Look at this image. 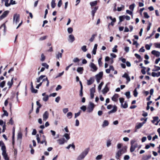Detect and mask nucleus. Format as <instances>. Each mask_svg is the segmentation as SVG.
Returning <instances> with one entry per match:
<instances>
[{
    "label": "nucleus",
    "mask_w": 160,
    "mask_h": 160,
    "mask_svg": "<svg viewBox=\"0 0 160 160\" xmlns=\"http://www.w3.org/2000/svg\"><path fill=\"white\" fill-rule=\"evenodd\" d=\"M80 61L79 59L78 58H75L73 60V61L74 62H78Z\"/></svg>",
    "instance_id": "obj_58"
},
{
    "label": "nucleus",
    "mask_w": 160,
    "mask_h": 160,
    "mask_svg": "<svg viewBox=\"0 0 160 160\" xmlns=\"http://www.w3.org/2000/svg\"><path fill=\"white\" fill-rule=\"evenodd\" d=\"M9 0H2V3L3 2H5V5L6 7L9 6L11 4L13 5L15 3V1L13 0H10L9 2Z\"/></svg>",
    "instance_id": "obj_6"
},
{
    "label": "nucleus",
    "mask_w": 160,
    "mask_h": 160,
    "mask_svg": "<svg viewBox=\"0 0 160 160\" xmlns=\"http://www.w3.org/2000/svg\"><path fill=\"white\" fill-rule=\"evenodd\" d=\"M68 33H71L73 31V29L72 28H69L68 29Z\"/></svg>",
    "instance_id": "obj_53"
},
{
    "label": "nucleus",
    "mask_w": 160,
    "mask_h": 160,
    "mask_svg": "<svg viewBox=\"0 0 160 160\" xmlns=\"http://www.w3.org/2000/svg\"><path fill=\"white\" fill-rule=\"evenodd\" d=\"M95 35L94 34H93L92 36L89 39V41L90 42H92L94 40L95 38Z\"/></svg>",
    "instance_id": "obj_50"
},
{
    "label": "nucleus",
    "mask_w": 160,
    "mask_h": 160,
    "mask_svg": "<svg viewBox=\"0 0 160 160\" xmlns=\"http://www.w3.org/2000/svg\"><path fill=\"white\" fill-rule=\"evenodd\" d=\"M42 66L45 67L46 68H48L49 66L46 63H43L42 64Z\"/></svg>",
    "instance_id": "obj_57"
},
{
    "label": "nucleus",
    "mask_w": 160,
    "mask_h": 160,
    "mask_svg": "<svg viewBox=\"0 0 160 160\" xmlns=\"http://www.w3.org/2000/svg\"><path fill=\"white\" fill-rule=\"evenodd\" d=\"M111 145V141L109 140H108L106 142V146L108 148Z\"/></svg>",
    "instance_id": "obj_37"
},
{
    "label": "nucleus",
    "mask_w": 160,
    "mask_h": 160,
    "mask_svg": "<svg viewBox=\"0 0 160 160\" xmlns=\"http://www.w3.org/2000/svg\"><path fill=\"white\" fill-rule=\"evenodd\" d=\"M49 117V113L47 111H45L43 115V120L46 121L48 119Z\"/></svg>",
    "instance_id": "obj_10"
},
{
    "label": "nucleus",
    "mask_w": 160,
    "mask_h": 160,
    "mask_svg": "<svg viewBox=\"0 0 160 160\" xmlns=\"http://www.w3.org/2000/svg\"><path fill=\"white\" fill-rule=\"evenodd\" d=\"M117 110V107L116 106H114L113 107V108L111 110L109 111L108 113L110 114L111 113H113L115 112Z\"/></svg>",
    "instance_id": "obj_25"
},
{
    "label": "nucleus",
    "mask_w": 160,
    "mask_h": 160,
    "mask_svg": "<svg viewBox=\"0 0 160 160\" xmlns=\"http://www.w3.org/2000/svg\"><path fill=\"white\" fill-rule=\"evenodd\" d=\"M122 77L125 78L127 80H130V78L129 77L128 75L126 73H125L122 76Z\"/></svg>",
    "instance_id": "obj_35"
},
{
    "label": "nucleus",
    "mask_w": 160,
    "mask_h": 160,
    "mask_svg": "<svg viewBox=\"0 0 160 160\" xmlns=\"http://www.w3.org/2000/svg\"><path fill=\"white\" fill-rule=\"evenodd\" d=\"M109 122L108 120H105L103 122V123L102 125V126L103 128H105V127L107 126L108 125Z\"/></svg>",
    "instance_id": "obj_22"
},
{
    "label": "nucleus",
    "mask_w": 160,
    "mask_h": 160,
    "mask_svg": "<svg viewBox=\"0 0 160 160\" xmlns=\"http://www.w3.org/2000/svg\"><path fill=\"white\" fill-rule=\"evenodd\" d=\"M136 141L134 140H131L130 141V144L131 145L130 148V151L131 152H133L135 148L138 147V143H135Z\"/></svg>",
    "instance_id": "obj_4"
},
{
    "label": "nucleus",
    "mask_w": 160,
    "mask_h": 160,
    "mask_svg": "<svg viewBox=\"0 0 160 160\" xmlns=\"http://www.w3.org/2000/svg\"><path fill=\"white\" fill-rule=\"evenodd\" d=\"M83 69L82 67H78L77 69V71L80 74H82L83 72Z\"/></svg>",
    "instance_id": "obj_28"
},
{
    "label": "nucleus",
    "mask_w": 160,
    "mask_h": 160,
    "mask_svg": "<svg viewBox=\"0 0 160 160\" xmlns=\"http://www.w3.org/2000/svg\"><path fill=\"white\" fill-rule=\"evenodd\" d=\"M155 68L152 70L153 71H157L160 70V67L155 66Z\"/></svg>",
    "instance_id": "obj_55"
},
{
    "label": "nucleus",
    "mask_w": 160,
    "mask_h": 160,
    "mask_svg": "<svg viewBox=\"0 0 160 160\" xmlns=\"http://www.w3.org/2000/svg\"><path fill=\"white\" fill-rule=\"evenodd\" d=\"M154 46L156 48H160V43H154Z\"/></svg>",
    "instance_id": "obj_48"
},
{
    "label": "nucleus",
    "mask_w": 160,
    "mask_h": 160,
    "mask_svg": "<svg viewBox=\"0 0 160 160\" xmlns=\"http://www.w3.org/2000/svg\"><path fill=\"white\" fill-rule=\"evenodd\" d=\"M72 113L71 112H69L67 113V116L69 119H70L72 118Z\"/></svg>",
    "instance_id": "obj_36"
},
{
    "label": "nucleus",
    "mask_w": 160,
    "mask_h": 160,
    "mask_svg": "<svg viewBox=\"0 0 160 160\" xmlns=\"http://www.w3.org/2000/svg\"><path fill=\"white\" fill-rule=\"evenodd\" d=\"M9 12V11L8 10L4 12L0 17V18L2 19L5 18L8 15Z\"/></svg>",
    "instance_id": "obj_11"
},
{
    "label": "nucleus",
    "mask_w": 160,
    "mask_h": 160,
    "mask_svg": "<svg viewBox=\"0 0 160 160\" xmlns=\"http://www.w3.org/2000/svg\"><path fill=\"white\" fill-rule=\"evenodd\" d=\"M118 95L117 94H116L112 97V99L113 101L116 102L118 100Z\"/></svg>",
    "instance_id": "obj_24"
},
{
    "label": "nucleus",
    "mask_w": 160,
    "mask_h": 160,
    "mask_svg": "<svg viewBox=\"0 0 160 160\" xmlns=\"http://www.w3.org/2000/svg\"><path fill=\"white\" fill-rule=\"evenodd\" d=\"M81 50L83 52H86L87 51V46L86 45H83L81 48Z\"/></svg>",
    "instance_id": "obj_34"
},
{
    "label": "nucleus",
    "mask_w": 160,
    "mask_h": 160,
    "mask_svg": "<svg viewBox=\"0 0 160 160\" xmlns=\"http://www.w3.org/2000/svg\"><path fill=\"white\" fill-rule=\"evenodd\" d=\"M57 141L58 143L60 145L63 144L65 142H67V140H66L64 138L58 139Z\"/></svg>",
    "instance_id": "obj_9"
},
{
    "label": "nucleus",
    "mask_w": 160,
    "mask_h": 160,
    "mask_svg": "<svg viewBox=\"0 0 160 160\" xmlns=\"http://www.w3.org/2000/svg\"><path fill=\"white\" fill-rule=\"evenodd\" d=\"M0 146H1V150L2 151V155L5 160H9L8 154L6 152V148L2 141H0Z\"/></svg>",
    "instance_id": "obj_1"
},
{
    "label": "nucleus",
    "mask_w": 160,
    "mask_h": 160,
    "mask_svg": "<svg viewBox=\"0 0 160 160\" xmlns=\"http://www.w3.org/2000/svg\"><path fill=\"white\" fill-rule=\"evenodd\" d=\"M122 146V143H118L117 144V148L118 149H121Z\"/></svg>",
    "instance_id": "obj_64"
},
{
    "label": "nucleus",
    "mask_w": 160,
    "mask_h": 160,
    "mask_svg": "<svg viewBox=\"0 0 160 160\" xmlns=\"http://www.w3.org/2000/svg\"><path fill=\"white\" fill-rule=\"evenodd\" d=\"M124 19V16H120L119 17V19L120 22H122L123 21Z\"/></svg>",
    "instance_id": "obj_52"
},
{
    "label": "nucleus",
    "mask_w": 160,
    "mask_h": 160,
    "mask_svg": "<svg viewBox=\"0 0 160 160\" xmlns=\"http://www.w3.org/2000/svg\"><path fill=\"white\" fill-rule=\"evenodd\" d=\"M152 75L153 77H158L160 76V72H152Z\"/></svg>",
    "instance_id": "obj_27"
},
{
    "label": "nucleus",
    "mask_w": 160,
    "mask_h": 160,
    "mask_svg": "<svg viewBox=\"0 0 160 160\" xmlns=\"http://www.w3.org/2000/svg\"><path fill=\"white\" fill-rule=\"evenodd\" d=\"M109 90L107 87L106 86L102 90V92L103 94H105Z\"/></svg>",
    "instance_id": "obj_31"
},
{
    "label": "nucleus",
    "mask_w": 160,
    "mask_h": 160,
    "mask_svg": "<svg viewBox=\"0 0 160 160\" xmlns=\"http://www.w3.org/2000/svg\"><path fill=\"white\" fill-rule=\"evenodd\" d=\"M151 53L156 57H159L160 55V52L155 50H152L151 52Z\"/></svg>",
    "instance_id": "obj_16"
},
{
    "label": "nucleus",
    "mask_w": 160,
    "mask_h": 160,
    "mask_svg": "<svg viewBox=\"0 0 160 160\" xmlns=\"http://www.w3.org/2000/svg\"><path fill=\"white\" fill-rule=\"evenodd\" d=\"M90 67L91 68V70L93 72H96L98 70V68L96 65L93 63L91 62L89 65Z\"/></svg>",
    "instance_id": "obj_8"
},
{
    "label": "nucleus",
    "mask_w": 160,
    "mask_h": 160,
    "mask_svg": "<svg viewBox=\"0 0 160 160\" xmlns=\"http://www.w3.org/2000/svg\"><path fill=\"white\" fill-rule=\"evenodd\" d=\"M37 80H48V78L45 75H41Z\"/></svg>",
    "instance_id": "obj_21"
},
{
    "label": "nucleus",
    "mask_w": 160,
    "mask_h": 160,
    "mask_svg": "<svg viewBox=\"0 0 160 160\" xmlns=\"http://www.w3.org/2000/svg\"><path fill=\"white\" fill-rule=\"evenodd\" d=\"M118 46L117 45H115L114 48H113L112 49V51L113 52H117V48Z\"/></svg>",
    "instance_id": "obj_43"
},
{
    "label": "nucleus",
    "mask_w": 160,
    "mask_h": 160,
    "mask_svg": "<svg viewBox=\"0 0 160 160\" xmlns=\"http://www.w3.org/2000/svg\"><path fill=\"white\" fill-rule=\"evenodd\" d=\"M81 111L80 110L78 112H77V113H75V114L74 118H76L78 117L80 115V114H81Z\"/></svg>",
    "instance_id": "obj_51"
},
{
    "label": "nucleus",
    "mask_w": 160,
    "mask_h": 160,
    "mask_svg": "<svg viewBox=\"0 0 160 160\" xmlns=\"http://www.w3.org/2000/svg\"><path fill=\"white\" fill-rule=\"evenodd\" d=\"M63 137L65 138V139L66 140H67V142L70 139V134L65 133L63 135Z\"/></svg>",
    "instance_id": "obj_23"
},
{
    "label": "nucleus",
    "mask_w": 160,
    "mask_h": 160,
    "mask_svg": "<svg viewBox=\"0 0 160 160\" xmlns=\"http://www.w3.org/2000/svg\"><path fill=\"white\" fill-rule=\"evenodd\" d=\"M125 95L127 98H130V92H126Z\"/></svg>",
    "instance_id": "obj_59"
},
{
    "label": "nucleus",
    "mask_w": 160,
    "mask_h": 160,
    "mask_svg": "<svg viewBox=\"0 0 160 160\" xmlns=\"http://www.w3.org/2000/svg\"><path fill=\"white\" fill-rule=\"evenodd\" d=\"M121 107L124 108H126L128 107V105L127 103L126 102H124V103H122V104L121 105Z\"/></svg>",
    "instance_id": "obj_32"
},
{
    "label": "nucleus",
    "mask_w": 160,
    "mask_h": 160,
    "mask_svg": "<svg viewBox=\"0 0 160 160\" xmlns=\"http://www.w3.org/2000/svg\"><path fill=\"white\" fill-rule=\"evenodd\" d=\"M62 53H59L56 55V57L57 58L59 59V58H61L62 57Z\"/></svg>",
    "instance_id": "obj_40"
},
{
    "label": "nucleus",
    "mask_w": 160,
    "mask_h": 160,
    "mask_svg": "<svg viewBox=\"0 0 160 160\" xmlns=\"http://www.w3.org/2000/svg\"><path fill=\"white\" fill-rule=\"evenodd\" d=\"M135 7V4L133 3L129 6V8L132 11H133Z\"/></svg>",
    "instance_id": "obj_46"
},
{
    "label": "nucleus",
    "mask_w": 160,
    "mask_h": 160,
    "mask_svg": "<svg viewBox=\"0 0 160 160\" xmlns=\"http://www.w3.org/2000/svg\"><path fill=\"white\" fill-rule=\"evenodd\" d=\"M75 38L73 35L71 34L68 36V40L69 42L72 43L75 40Z\"/></svg>",
    "instance_id": "obj_13"
},
{
    "label": "nucleus",
    "mask_w": 160,
    "mask_h": 160,
    "mask_svg": "<svg viewBox=\"0 0 160 160\" xmlns=\"http://www.w3.org/2000/svg\"><path fill=\"white\" fill-rule=\"evenodd\" d=\"M95 105L92 102H90L87 108V112L90 113L92 112L94 108Z\"/></svg>",
    "instance_id": "obj_5"
},
{
    "label": "nucleus",
    "mask_w": 160,
    "mask_h": 160,
    "mask_svg": "<svg viewBox=\"0 0 160 160\" xmlns=\"http://www.w3.org/2000/svg\"><path fill=\"white\" fill-rule=\"evenodd\" d=\"M95 92V88H92L90 90V97L91 98L94 97V94Z\"/></svg>",
    "instance_id": "obj_18"
},
{
    "label": "nucleus",
    "mask_w": 160,
    "mask_h": 160,
    "mask_svg": "<svg viewBox=\"0 0 160 160\" xmlns=\"http://www.w3.org/2000/svg\"><path fill=\"white\" fill-rule=\"evenodd\" d=\"M103 76V72H100L98 74L96 75V77L97 80H100L102 79V78Z\"/></svg>",
    "instance_id": "obj_15"
},
{
    "label": "nucleus",
    "mask_w": 160,
    "mask_h": 160,
    "mask_svg": "<svg viewBox=\"0 0 160 160\" xmlns=\"http://www.w3.org/2000/svg\"><path fill=\"white\" fill-rule=\"evenodd\" d=\"M102 155H98L96 157V159L97 160H99L101 159L102 158Z\"/></svg>",
    "instance_id": "obj_45"
},
{
    "label": "nucleus",
    "mask_w": 160,
    "mask_h": 160,
    "mask_svg": "<svg viewBox=\"0 0 160 160\" xmlns=\"http://www.w3.org/2000/svg\"><path fill=\"white\" fill-rule=\"evenodd\" d=\"M31 91L33 93H36L37 92L38 90L36 89H35L33 86L32 82H31Z\"/></svg>",
    "instance_id": "obj_26"
},
{
    "label": "nucleus",
    "mask_w": 160,
    "mask_h": 160,
    "mask_svg": "<svg viewBox=\"0 0 160 160\" xmlns=\"http://www.w3.org/2000/svg\"><path fill=\"white\" fill-rule=\"evenodd\" d=\"M102 59V57H101L98 59V65L100 67H101V66H102V61H101Z\"/></svg>",
    "instance_id": "obj_41"
},
{
    "label": "nucleus",
    "mask_w": 160,
    "mask_h": 160,
    "mask_svg": "<svg viewBox=\"0 0 160 160\" xmlns=\"http://www.w3.org/2000/svg\"><path fill=\"white\" fill-rule=\"evenodd\" d=\"M45 58L43 54H42L41 55V60L42 61H44L45 59Z\"/></svg>",
    "instance_id": "obj_62"
},
{
    "label": "nucleus",
    "mask_w": 160,
    "mask_h": 160,
    "mask_svg": "<svg viewBox=\"0 0 160 160\" xmlns=\"http://www.w3.org/2000/svg\"><path fill=\"white\" fill-rule=\"evenodd\" d=\"M55 0H52L51 2V7L52 8H54L56 6Z\"/></svg>",
    "instance_id": "obj_33"
},
{
    "label": "nucleus",
    "mask_w": 160,
    "mask_h": 160,
    "mask_svg": "<svg viewBox=\"0 0 160 160\" xmlns=\"http://www.w3.org/2000/svg\"><path fill=\"white\" fill-rule=\"evenodd\" d=\"M144 17L145 18H149V16L148 15L147 12H144L143 13Z\"/></svg>",
    "instance_id": "obj_56"
},
{
    "label": "nucleus",
    "mask_w": 160,
    "mask_h": 160,
    "mask_svg": "<svg viewBox=\"0 0 160 160\" xmlns=\"http://www.w3.org/2000/svg\"><path fill=\"white\" fill-rule=\"evenodd\" d=\"M62 88V87L60 85H58L57 87L56 88V91H58L59 90L61 89Z\"/></svg>",
    "instance_id": "obj_60"
},
{
    "label": "nucleus",
    "mask_w": 160,
    "mask_h": 160,
    "mask_svg": "<svg viewBox=\"0 0 160 160\" xmlns=\"http://www.w3.org/2000/svg\"><path fill=\"white\" fill-rule=\"evenodd\" d=\"M98 7L97 6L95 7L94 8H92V11L91 12L93 17H94L95 14L96 13L97 10L98 9Z\"/></svg>",
    "instance_id": "obj_19"
},
{
    "label": "nucleus",
    "mask_w": 160,
    "mask_h": 160,
    "mask_svg": "<svg viewBox=\"0 0 160 160\" xmlns=\"http://www.w3.org/2000/svg\"><path fill=\"white\" fill-rule=\"evenodd\" d=\"M138 95V92L137 90V88H136L133 91V95L135 97H137Z\"/></svg>",
    "instance_id": "obj_44"
},
{
    "label": "nucleus",
    "mask_w": 160,
    "mask_h": 160,
    "mask_svg": "<svg viewBox=\"0 0 160 160\" xmlns=\"http://www.w3.org/2000/svg\"><path fill=\"white\" fill-rule=\"evenodd\" d=\"M22 138V134L21 132H19L18 133L17 138L18 140H21Z\"/></svg>",
    "instance_id": "obj_30"
},
{
    "label": "nucleus",
    "mask_w": 160,
    "mask_h": 160,
    "mask_svg": "<svg viewBox=\"0 0 160 160\" xmlns=\"http://www.w3.org/2000/svg\"><path fill=\"white\" fill-rule=\"evenodd\" d=\"M135 56L136 57V58L137 59H142L141 58V56L139 55L138 54L135 53Z\"/></svg>",
    "instance_id": "obj_61"
},
{
    "label": "nucleus",
    "mask_w": 160,
    "mask_h": 160,
    "mask_svg": "<svg viewBox=\"0 0 160 160\" xmlns=\"http://www.w3.org/2000/svg\"><path fill=\"white\" fill-rule=\"evenodd\" d=\"M20 15L19 14H15L13 15V23L17 24L18 23L20 19Z\"/></svg>",
    "instance_id": "obj_7"
},
{
    "label": "nucleus",
    "mask_w": 160,
    "mask_h": 160,
    "mask_svg": "<svg viewBox=\"0 0 160 160\" xmlns=\"http://www.w3.org/2000/svg\"><path fill=\"white\" fill-rule=\"evenodd\" d=\"M42 141H41V142H40V143L41 144H43V143H44V142H45L46 141V137L44 135H43L42 136Z\"/></svg>",
    "instance_id": "obj_39"
},
{
    "label": "nucleus",
    "mask_w": 160,
    "mask_h": 160,
    "mask_svg": "<svg viewBox=\"0 0 160 160\" xmlns=\"http://www.w3.org/2000/svg\"><path fill=\"white\" fill-rule=\"evenodd\" d=\"M142 126V124H141V122L137 123L136 125L135 126V132H136L137 129L141 128Z\"/></svg>",
    "instance_id": "obj_17"
},
{
    "label": "nucleus",
    "mask_w": 160,
    "mask_h": 160,
    "mask_svg": "<svg viewBox=\"0 0 160 160\" xmlns=\"http://www.w3.org/2000/svg\"><path fill=\"white\" fill-rule=\"evenodd\" d=\"M103 84V82H102L98 86V89L99 91L101 89L102 87V85Z\"/></svg>",
    "instance_id": "obj_54"
},
{
    "label": "nucleus",
    "mask_w": 160,
    "mask_h": 160,
    "mask_svg": "<svg viewBox=\"0 0 160 160\" xmlns=\"http://www.w3.org/2000/svg\"><path fill=\"white\" fill-rule=\"evenodd\" d=\"M89 151V148L86 149L78 157L77 160H81L83 159L88 154Z\"/></svg>",
    "instance_id": "obj_3"
},
{
    "label": "nucleus",
    "mask_w": 160,
    "mask_h": 160,
    "mask_svg": "<svg viewBox=\"0 0 160 160\" xmlns=\"http://www.w3.org/2000/svg\"><path fill=\"white\" fill-rule=\"evenodd\" d=\"M13 81H9L8 83V85L9 86V88H10L13 84Z\"/></svg>",
    "instance_id": "obj_42"
},
{
    "label": "nucleus",
    "mask_w": 160,
    "mask_h": 160,
    "mask_svg": "<svg viewBox=\"0 0 160 160\" xmlns=\"http://www.w3.org/2000/svg\"><path fill=\"white\" fill-rule=\"evenodd\" d=\"M152 45V44H150V45L147 44L145 46V48L147 50H149L150 49Z\"/></svg>",
    "instance_id": "obj_38"
},
{
    "label": "nucleus",
    "mask_w": 160,
    "mask_h": 160,
    "mask_svg": "<svg viewBox=\"0 0 160 160\" xmlns=\"http://www.w3.org/2000/svg\"><path fill=\"white\" fill-rule=\"evenodd\" d=\"M71 147H72L74 149L75 148L74 145L73 144H69L68 147H66V148L68 149H69Z\"/></svg>",
    "instance_id": "obj_49"
},
{
    "label": "nucleus",
    "mask_w": 160,
    "mask_h": 160,
    "mask_svg": "<svg viewBox=\"0 0 160 160\" xmlns=\"http://www.w3.org/2000/svg\"><path fill=\"white\" fill-rule=\"evenodd\" d=\"M42 95L43 96L42 100L45 102H47L49 96L46 94V93H43L42 94Z\"/></svg>",
    "instance_id": "obj_14"
},
{
    "label": "nucleus",
    "mask_w": 160,
    "mask_h": 160,
    "mask_svg": "<svg viewBox=\"0 0 160 160\" xmlns=\"http://www.w3.org/2000/svg\"><path fill=\"white\" fill-rule=\"evenodd\" d=\"M97 1H95L93 2H91L90 3V5L91 7L95 6L97 4Z\"/></svg>",
    "instance_id": "obj_29"
},
{
    "label": "nucleus",
    "mask_w": 160,
    "mask_h": 160,
    "mask_svg": "<svg viewBox=\"0 0 160 160\" xmlns=\"http://www.w3.org/2000/svg\"><path fill=\"white\" fill-rule=\"evenodd\" d=\"M151 155H144L142 156V160H148L151 158Z\"/></svg>",
    "instance_id": "obj_20"
},
{
    "label": "nucleus",
    "mask_w": 160,
    "mask_h": 160,
    "mask_svg": "<svg viewBox=\"0 0 160 160\" xmlns=\"http://www.w3.org/2000/svg\"><path fill=\"white\" fill-rule=\"evenodd\" d=\"M121 7H118L117 8V10L118 11H121L122 9H124V6L122 5H121Z\"/></svg>",
    "instance_id": "obj_47"
},
{
    "label": "nucleus",
    "mask_w": 160,
    "mask_h": 160,
    "mask_svg": "<svg viewBox=\"0 0 160 160\" xmlns=\"http://www.w3.org/2000/svg\"><path fill=\"white\" fill-rule=\"evenodd\" d=\"M127 147L126 146L123 147L121 149L118 150L116 153L115 158L119 159L122 154L125 153L127 151Z\"/></svg>",
    "instance_id": "obj_2"
},
{
    "label": "nucleus",
    "mask_w": 160,
    "mask_h": 160,
    "mask_svg": "<svg viewBox=\"0 0 160 160\" xmlns=\"http://www.w3.org/2000/svg\"><path fill=\"white\" fill-rule=\"evenodd\" d=\"M153 120L152 121V123H154L155 122H157V123L155 124L156 125H157L158 122H160V120L159 119L158 117H154L153 118Z\"/></svg>",
    "instance_id": "obj_12"
},
{
    "label": "nucleus",
    "mask_w": 160,
    "mask_h": 160,
    "mask_svg": "<svg viewBox=\"0 0 160 160\" xmlns=\"http://www.w3.org/2000/svg\"><path fill=\"white\" fill-rule=\"evenodd\" d=\"M80 109L83 112H85L86 109V107L85 106L83 105L80 108Z\"/></svg>",
    "instance_id": "obj_63"
}]
</instances>
